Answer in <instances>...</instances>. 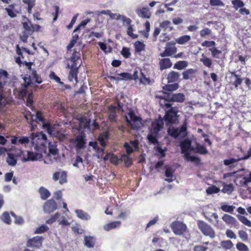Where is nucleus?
<instances>
[{
    "instance_id": "nucleus-1",
    "label": "nucleus",
    "mask_w": 251,
    "mask_h": 251,
    "mask_svg": "<svg viewBox=\"0 0 251 251\" xmlns=\"http://www.w3.org/2000/svg\"><path fill=\"white\" fill-rule=\"evenodd\" d=\"M163 119L160 117L152 123L150 129V133L147 136V138L150 143L153 144L157 143L158 132L163 128Z\"/></svg>"
},
{
    "instance_id": "nucleus-2",
    "label": "nucleus",
    "mask_w": 251,
    "mask_h": 251,
    "mask_svg": "<svg viewBox=\"0 0 251 251\" xmlns=\"http://www.w3.org/2000/svg\"><path fill=\"white\" fill-rule=\"evenodd\" d=\"M25 118L27 120L31 119L32 122L35 121L37 123L41 122L44 127L47 128L48 132L50 135L55 136L58 138L60 140H62L65 138V135L60 133L59 132H56L52 130L50 125L46 124L44 123L43 118L42 116V114L40 112L38 111L35 114H33L28 116H26Z\"/></svg>"
},
{
    "instance_id": "nucleus-3",
    "label": "nucleus",
    "mask_w": 251,
    "mask_h": 251,
    "mask_svg": "<svg viewBox=\"0 0 251 251\" xmlns=\"http://www.w3.org/2000/svg\"><path fill=\"white\" fill-rule=\"evenodd\" d=\"M199 229L205 236H208L211 239L215 237V232L212 227L207 223L202 221H198L197 222Z\"/></svg>"
},
{
    "instance_id": "nucleus-4",
    "label": "nucleus",
    "mask_w": 251,
    "mask_h": 251,
    "mask_svg": "<svg viewBox=\"0 0 251 251\" xmlns=\"http://www.w3.org/2000/svg\"><path fill=\"white\" fill-rule=\"evenodd\" d=\"M126 122L134 129L140 128L142 126L141 119L136 116L132 111L129 112L126 116Z\"/></svg>"
},
{
    "instance_id": "nucleus-5",
    "label": "nucleus",
    "mask_w": 251,
    "mask_h": 251,
    "mask_svg": "<svg viewBox=\"0 0 251 251\" xmlns=\"http://www.w3.org/2000/svg\"><path fill=\"white\" fill-rule=\"evenodd\" d=\"M178 112L177 107H172L167 111L164 116V119L166 125L176 124L178 122L177 113Z\"/></svg>"
},
{
    "instance_id": "nucleus-6",
    "label": "nucleus",
    "mask_w": 251,
    "mask_h": 251,
    "mask_svg": "<svg viewBox=\"0 0 251 251\" xmlns=\"http://www.w3.org/2000/svg\"><path fill=\"white\" fill-rule=\"evenodd\" d=\"M171 227L174 233L177 235H181L183 234L187 229V226L182 222L175 221L173 222Z\"/></svg>"
},
{
    "instance_id": "nucleus-7",
    "label": "nucleus",
    "mask_w": 251,
    "mask_h": 251,
    "mask_svg": "<svg viewBox=\"0 0 251 251\" xmlns=\"http://www.w3.org/2000/svg\"><path fill=\"white\" fill-rule=\"evenodd\" d=\"M49 157H50L51 162H57L58 156V150L57 149L56 143L55 142H50L49 144Z\"/></svg>"
},
{
    "instance_id": "nucleus-8",
    "label": "nucleus",
    "mask_w": 251,
    "mask_h": 251,
    "mask_svg": "<svg viewBox=\"0 0 251 251\" xmlns=\"http://www.w3.org/2000/svg\"><path fill=\"white\" fill-rule=\"evenodd\" d=\"M43 238L41 236H36L28 240L27 246L33 249H39L42 246Z\"/></svg>"
},
{
    "instance_id": "nucleus-9",
    "label": "nucleus",
    "mask_w": 251,
    "mask_h": 251,
    "mask_svg": "<svg viewBox=\"0 0 251 251\" xmlns=\"http://www.w3.org/2000/svg\"><path fill=\"white\" fill-rule=\"evenodd\" d=\"M57 208L56 202L52 199L46 201L43 206L44 212L50 213L55 210Z\"/></svg>"
},
{
    "instance_id": "nucleus-10",
    "label": "nucleus",
    "mask_w": 251,
    "mask_h": 251,
    "mask_svg": "<svg viewBox=\"0 0 251 251\" xmlns=\"http://www.w3.org/2000/svg\"><path fill=\"white\" fill-rule=\"evenodd\" d=\"M186 125H182L180 128H175L174 127H170L168 129V132L170 136L176 138L181 133L186 131Z\"/></svg>"
},
{
    "instance_id": "nucleus-11",
    "label": "nucleus",
    "mask_w": 251,
    "mask_h": 251,
    "mask_svg": "<svg viewBox=\"0 0 251 251\" xmlns=\"http://www.w3.org/2000/svg\"><path fill=\"white\" fill-rule=\"evenodd\" d=\"M5 10L10 17L14 18L17 16L18 13L21 12V8L19 5L16 4H12L9 5L8 7L6 8Z\"/></svg>"
},
{
    "instance_id": "nucleus-12",
    "label": "nucleus",
    "mask_w": 251,
    "mask_h": 251,
    "mask_svg": "<svg viewBox=\"0 0 251 251\" xmlns=\"http://www.w3.org/2000/svg\"><path fill=\"white\" fill-rule=\"evenodd\" d=\"M191 141L188 139H185L180 143V147L181 150V153L186 154L189 152V151H194L195 149L191 147Z\"/></svg>"
},
{
    "instance_id": "nucleus-13",
    "label": "nucleus",
    "mask_w": 251,
    "mask_h": 251,
    "mask_svg": "<svg viewBox=\"0 0 251 251\" xmlns=\"http://www.w3.org/2000/svg\"><path fill=\"white\" fill-rule=\"evenodd\" d=\"M42 154L39 152H33L32 151H27V157H24L22 159L23 162L34 161L41 159Z\"/></svg>"
},
{
    "instance_id": "nucleus-14",
    "label": "nucleus",
    "mask_w": 251,
    "mask_h": 251,
    "mask_svg": "<svg viewBox=\"0 0 251 251\" xmlns=\"http://www.w3.org/2000/svg\"><path fill=\"white\" fill-rule=\"evenodd\" d=\"M32 63L29 62L26 64V65L27 66L28 70H29V74L31 79L32 78L33 80H35V82L37 83H41L42 82V79L41 77L37 74L36 70L34 69H32L31 65Z\"/></svg>"
},
{
    "instance_id": "nucleus-15",
    "label": "nucleus",
    "mask_w": 251,
    "mask_h": 251,
    "mask_svg": "<svg viewBox=\"0 0 251 251\" xmlns=\"http://www.w3.org/2000/svg\"><path fill=\"white\" fill-rule=\"evenodd\" d=\"M31 143L34 147V149L37 151L39 148L44 145V143L42 142L38 133H33L31 135Z\"/></svg>"
},
{
    "instance_id": "nucleus-16",
    "label": "nucleus",
    "mask_w": 251,
    "mask_h": 251,
    "mask_svg": "<svg viewBox=\"0 0 251 251\" xmlns=\"http://www.w3.org/2000/svg\"><path fill=\"white\" fill-rule=\"evenodd\" d=\"M75 143L76 148L81 149L85 148L86 142L85 136L84 134H80L76 136Z\"/></svg>"
},
{
    "instance_id": "nucleus-17",
    "label": "nucleus",
    "mask_w": 251,
    "mask_h": 251,
    "mask_svg": "<svg viewBox=\"0 0 251 251\" xmlns=\"http://www.w3.org/2000/svg\"><path fill=\"white\" fill-rule=\"evenodd\" d=\"M68 67L71 68L68 79L70 82H73V83L75 85L77 82V78L76 76L78 73L77 67L73 68L72 66H70V64L68 65Z\"/></svg>"
},
{
    "instance_id": "nucleus-18",
    "label": "nucleus",
    "mask_w": 251,
    "mask_h": 251,
    "mask_svg": "<svg viewBox=\"0 0 251 251\" xmlns=\"http://www.w3.org/2000/svg\"><path fill=\"white\" fill-rule=\"evenodd\" d=\"M8 73L5 70L0 71V90H2L4 86L8 85Z\"/></svg>"
},
{
    "instance_id": "nucleus-19",
    "label": "nucleus",
    "mask_w": 251,
    "mask_h": 251,
    "mask_svg": "<svg viewBox=\"0 0 251 251\" xmlns=\"http://www.w3.org/2000/svg\"><path fill=\"white\" fill-rule=\"evenodd\" d=\"M75 212L77 217L82 220L89 221L91 218V216L88 213L82 210L76 209Z\"/></svg>"
},
{
    "instance_id": "nucleus-20",
    "label": "nucleus",
    "mask_w": 251,
    "mask_h": 251,
    "mask_svg": "<svg viewBox=\"0 0 251 251\" xmlns=\"http://www.w3.org/2000/svg\"><path fill=\"white\" fill-rule=\"evenodd\" d=\"M137 14L140 17L143 18H150L151 13L148 8L143 7L142 9H138L136 10Z\"/></svg>"
},
{
    "instance_id": "nucleus-21",
    "label": "nucleus",
    "mask_w": 251,
    "mask_h": 251,
    "mask_svg": "<svg viewBox=\"0 0 251 251\" xmlns=\"http://www.w3.org/2000/svg\"><path fill=\"white\" fill-rule=\"evenodd\" d=\"M84 244L88 248H94L95 244V238L91 236L85 235L84 236Z\"/></svg>"
},
{
    "instance_id": "nucleus-22",
    "label": "nucleus",
    "mask_w": 251,
    "mask_h": 251,
    "mask_svg": "<svg viewBox=\"0 0 251 251\" xmlns=\"http://www.w3.org/2000/svg\"><path fill=\"white\" fill-rule=\"evenodd\" d=\"M222 219L227 225L233 226L237 223V220L234 217L226 214H224Z\"/></svg>"
},
{
    "instance_id": "nucleus-23",
    "label": "nucleus",
    "mask_w": 251,
    "mask_h": 251,
    "mask_svg": "<svg viewBox=\"0 0 251 251\" xmlns=\"http://www.w3.org/2000/svg\"><path fill=\"white\" fill-rule=\"evenodd\" d=\"M169 99L173 101L182 102L184 100L185 97L182 93L172 94L169 95Z\"/></svg>"
},
{
    "instance_id": "nucleus-24",
    "label": "nucleus",
    "mask_w": 251,
    "mask_h": 251,
    "mask_svg": "<svg viewBox=\"0 0 251 251\" xmlns=\"http://www.w3.org/2000/svg\"><path fill=\"white\" fill-rule=\"evenodd\" d=\"M159 65L160 69L163 70L171 67L172 63L169 58H164L160 60Z\"/></svg>"
},
{
    "instance_id": "nucleus-25",
    "label": "nucleus",
    "mask_w": 251,
    "mask_h": 251,
    "mask_svg": "<svg viewBox=\"0 0 251 251\" xmlns=\"http://www.w3.org/2000/svg\"><path fill=\"white\" fill-rule=\"evenodd\" d=\"M80 53L79 52H77L76 51H74L72 56L70 58L71 61L73 63L71 65V66L74 67H78L77 66V61L80 58Z\"/></svg>"
},
{
    "instance_id": "nucleus-26",
    "label": "nucleus",
    "mask_w": 251,
    "mask_h": 251,
    "mask_svg": "<svg viewBox=\"0 0 251 251\" xmlns=\"http://www.w3.org/2000/svg\"><path fill=\"white\" fill-rule=\"evenodd\" d=\"M39 193L40 195L41 199L43 200H46L50 196V191L43 186H41L39 189Z\"/></svg>"
},
{
    "instance_id": "nucleus-27",
    "label": "nucleus",
    "mask_w": 251,
    "mask_h": 251,
    "mask_svg": "<svg viewBox=\"0 0 251 251\" xmlns=\"http://www.w3.org/2000/svg\"><path fill=\"white\" fill-rule=\"evenodd\" d=\"M108 140V133L107 132H104L101 133L98 137V141L100 145L102 147H105L106 145V143Z\"/></svg>"
},
{
    "instance_id": "nucleus-28",
    "label": "nucleus",
    "mask_w": 251,
    "mask_h": 251,
    "mask_svg": "<svg viewBox=\"0 0 251 251\" xmlns=\"http://www.w3.org/2000/svg\"><path fill=\"white\" fill-rule=\"evenodd\" d=\"M171 22L168 20L163 21L160 24V27L162 28L164 31H171L174 29Z\"/></svg>"
},
{
    "instance_id": "nucleus-29",
    "label": "nucleus",
    "mask_w": 251,
    "mask_h": 251,
    "mask_svg": "<svg viewBox=\"0 0 251 251\" xmlns=\"http://www.w3.org/2000/svg\"><path fill=\"white\" fill-rule=\"evenodd\" d=\"M180 76V74L179 73L172 71L169 73L167 76V79L168 80L169 82H173L177 81L178 79V78Z\"/></svg>"
},
{
    "instance_id": "nucleus-30",
    "label": "nucleus",
    "mask_w": 251,
    "mask_h": 251,
    "mask_svg": "<svg viewBox=\"0 0 251 251\" xmlns=\"http://www.w3.org/2000/svg\"><path fill=\"white\" fill-rule=\"evenodd\" d=\"M165 49L168 51L171 56L176 52V48L175 46V43L173 42H168Z\"/></svg>"
},
{
    "instance_id": "nucleus-31",
    "label": "nucleus",
    "mask_w": 251,
    "mask_h": 251,
    "mask_svg": "<svg viewBox=\"0 0 251 251\" xmlns=\"http://www.w3.org/2000/svg\"><path fill=\"white\" fill-rule=\"evenodd\" d=\"M117 108L116 106L110 105L109 106L108 113L109 120L112 121H116V113Z\"/></svg>"
},
{
    "instance_id": "nucleus-32",
    "label": "nucleus",
    "mask_w": 251,
    "mask_h": 251,
    "mask_svg": "<svg viewBox=\"0 0 251 251\" xmlns=\"http://www.w3.org/2000/svg\"><path fill=\"white\" fill-rule=\"evenodd\" d=\"M23 25L24 28L23 32L28 33V34H31L34 31V28L32 27V25L30 22H24L23 23Z\"/></svg>"
},
{
    "instance_id": "nucleus-33",
    "label": "nucleus",
    "mask_w": 251,
    "mask_h": 251,
    "mask_svg": "<svg viewBox=\"0 0 251 251\" xmlns=\"http://www.w3.org/2000/svg\"><path fill=\"white\" fill-rule=\"evenodd\" d=\"M196 70L193 69H189L182 73L183 78L184 79H188L194 76V75L196 73Z\"/></svg>"
},
{
    "instance_id": "nucleus-34",
    "label": "nucleus",
    "mask_w": 251,
    "mask_h": 251,
    "mask_svg": "<svg viewBox=\"0 0 251 251\" xmlns=\"http://www.w3.org/2000/svg\"><path fill=\"white\" fill-rule=\"evenodd\" d=\"M121 225V222L119 221L113 222L108 224H106L103 226V228L106 231L113 228H115L117 227H119Z\"/></svg>"
},
{
    "instance_id": "nucleus-35",
    "label": "nucleus",
    "mask_w": 251,
    "mask_h": 251,
    "mask_svg": "<svg viewBox=\"0 0 251 251\" xmlns=\"http://www.w3.org/2000/svg\"><path fill=\"white\" fill-rule=\"evenodd\" d=\"M6 162L10 166H15L17 164V161L13 154L9 153L7 154Z\"/></svg>"
},
{
    "instance_id": "nucleus-36",
    "label": "nucleus",
    "mask_w": 251,
    "mask_h": 251,
    "mask_svg": "<svg viewBox=\"0 0 251 251\" xmlns=\"http://www.w3.org/2000/svg\"><path fill=\"white\" fill-rule=\"evenodd\" d=\"M200 61L208 68H210L212 63V60L207 57L203 54H202V57L200 59Z\"/></svg>"
},
{
    "instance_id": "nucleus-37",
    "label": "nucleus",
    "mask_w": 251,
    "mask_h": 251,
    "mask_svg": "<svg viewBox=\"0 0 251 251\" xmlns=\"http://www.w3.org/2000/svg\"><path fill=\"white\" fill-rule=\"evenodd\" d=\"M191 38L190 35H185L180 37L176 40L177 43L180 45H183L191 40Z\"/></svg>"
},
{
    "instance_id": "nucleus-38",
    "label": "nucleus",
    "mask_w": 251,
    "mask_h": 251,
    "mask_svg": "<svg viewBox=\"0 0 251 251\" xmlns=\"http://www.w3.org/2000/svg\"><path fill=\"white\" fill-rule=\"evenodd\" d=\"M121 160L122 161L124 162L126 166L127 167L130 166L132 163V159L130 157L129 155L128 154H123Z\"/></svg>"
},
{
    "instance_id": "nucleus-39",
    "label": "nucleus",
    "mask_w": 251,
    "mask_h": 251,
    "mask_svg": "<svg viewBox=\"0 0 251 251\" xmlns=\"http://www.w3.org/2000/svg\"><path fill=\"white\" fill-rule=\"evenodd\" d=\"M231 75L236 78L235 80L233 82V84L235 87L237 89L238 86L242 83L243 79L240 77L239 75L236 74L234 72H232Z\"/></svg>"
},
{
    "instance_id": "nucleus-40",
    "label": "nucleus",
    "mask_w": 251,
    "mask_h": 251,
    "mask_svg": "<svg viewBox=\"0 0 251 251\" xmlns=\"http://www.w3.org/2000/svg\"><path fill=\"white\" fill-rule=\"evenodd\" d=\"M195 150L197 152H198L201 154H205L208 152V151L206 150V148L204 146L201 145L198 143L196 144V149H195Z\"/></svg>"
},
{
    "instance_id": "nucleus-41",
    "label": "nucleus",
    "mask_w": 251,
    "mask_h": 251,
    "mask_svg": "<svg viewBox=\"0 0 251 251\" xmlns=\"http://www.w3.org/2000/svg\"><path fill=\"white\" fill-rule=\"evenodd\" d=\"M237 217L242 223L244 225L248 226V227H251V222L246 217L240 215H237Z\"/></svg>"
},
{
    "instance_id": "nucleus-42",
    "label": "nucleus",
    "mask_w": 251,
    "mask_h": 251,
    "mask_svg": "<svg viewBox=\"0 0 251 251\" xmlns=\"http://www.w3.org/2000/svg\"><path fill=\"white\" fill-rule=\"evenodd\" d=\"M22 1L27 5V12L30 13L32 8L35 5V0H22Z\"/></svg>"
},
{
    "instance_id": "nucleus-43",
    "label": "nucleus",
    "mask_w": 251,
    "mask_h": 251,
    "mask_svg": "<svg viewBox=\"0 0 251 251\" xmlns=\"http://www.w3.org/2000/svg\"><path fill=\"white\" fill-rule=\"evenodd\" d=\"M187 62L185 61L177 62L174 65V68L178 70H182L187 66Z\"/></svg>"
},
{
    "instance_id": "nucleus-44",
    "label": "nucleus",
    "mask_w": 251,
    "mask_h": 251,
    "mask_svg": "<svg viewBox=\"0 0 251 251\" xmlns=\"http://www.w3.org/2000/svg\"><path fill=\"white\" fill-rule=\"evenodd\" d=\"M139 80L141 83L144 85L150 84L151 83L150 79L148 77H147L142 72H140Z\"/></svg>"
},
{
    "instance_id": "nucleus-45",
    "label": "nucleus",
    "mask_w": 251,
    "mask_h": 251,
    "mask_svg": "<svg viewBox=\"0 0 251 251\" xmlns=\"http://www.w3.org/2000/svg\"><path fill=\"white\" fill-rule=\"evenodd\" d=\"M231 3L236 10L244 6V3L241 0H233L231 1Z\"/></svg>"
},
{
    "instance_id": "nucleus-46",
    "label": "nucleus",
    "mask_w": 251,
    "mask_h": 251,
    "mask_svg": "<svg viewBox=\"0 0 251 251\" xmlns=\"http://www.w3.org/2000/svg\"><path fill=\"white\" fill-rule=\"evenodd\" d=\"M235 206L233 205H228L226 204H223L221 205V209L224 212H228L229 213H232Z\"/></svg>"
},
{
    "instance_id": "nucleus-47",
    "label": "nucleus",
    "mask_w": 251,
    "mask_h": 251,
    "mask_svg": "<svg viewBox=\"0 0 251 251\" xmlns=\"http://www.w3.org/2000/svg\"><path fill=\"white\" fill-rule=\"evenodd\" d=\"M49 229V227L46 225H42L36 228L34 233L36 234H41L47 231Z\"/></svg>"
},
{
    "instance_id": "nucleus-48",
    "label": "nucleus",
    "mask_w": 251,
    "mask_h": 251,
    "mask_svg": "<svg viewBox=\"0 0 251 251\" xmlns=\"http://www.w3.org/2000/svg\"><path fill=\"white\" fill-rule=\"evenodd\" d=\"M73 166L77 168H80L81 167H83V164L82 158L79 156H77L76 157L75 162L73 163Z\"/></svg>"
},
{
    "instance_id": "nucleus-49",
    "label": "nucleus",
    "mask_w": 251,
    "mask_h": 251,
    "mask_svg": "<svg viewBox=\"0 0 251 251\" xmlns=\"http://www.w3.org/2000/svg\"><path fill=\"white\" fill-rule=\"evenodd\" d=\"M135 50L137 52H140L144 50L145 45L140 41H136L134 44Z\"/></svg>"
},
{
    "instance_id": "nucleus-50",
    "label": "nucleus",
    "mask_w": 251,
    "mask_h": 251,
    "mask_svg": "<svg viewBox=\"0 0 251 251\" xmlns=\"http://www.w3.org/2000/svg\"><path fill=\"white\" fill-rule=\"evenodd\" d=\"M241 160V159L240 158H229L228 159H226L224 161V164L226 166H230L231 165L233 164L234 163Z\"/></svg>"
},
{
    "instance_id": "nucleus-51",
    "label": "nucleus",
    "mask_w": 251,
    "mask_h": 251,
    "mask_svg": "<svg viewBox=\"0 0 251 251\" xmlns=\"http://www.w3.org/2000/svg\"><path fill=\"white\" fill-rule=\"evenodd\" d=\"M58 223L59 225L63 226H69L70 225V223L68 221L67 218L63 216H60L58 220Z\"/></svg>"
},
{
    "instance_id": "nucleus-52",
    "label": "nucleus",
    "mask_w": 251,
    "mask_h": 251,
    "mask_svg": "<svg viewBox=\"0 0 251 251\" xmlns=\"http://www.w3.org/2000/svg\"><path fill=\"white\" fill-rule=\"evenodd\" d=\"M233 190V185L232 184L225 185L222 189L224 193L230 194Z\"/></svg>"
},
{
    "instance_id": "nucleus-53",
    "label": "nucleus",
    "mask_w": 251,
    "mask_h": 251,
    "mask_svg": "<svg viewBox=\"0 0 251 251\" xmlns=\"http://www.w3.org/2000/svg\"><path fill=\"white\" fill-rule=\"evenodd\" d=\"M67 182V173L65 171H62L60 172V179H59V183L60 184H63Z\"/></svg>"
},
{
    "instance_id": "nucleus-54",
    "label": "nucleus",
    "mask_w": 251,
    "mask_h": 251,
    "mask_svg": "<svg viewBox=\"0 0 251 251\" xmlns=\"http://www.w3.org/2000/svg\"><path fill=\"white\" fill-rule=\"evenodd\" d=\"M178 88V85L177 83L169 84L163 87V89L166 91H173L176 90Z\"/></svg>"
},
{
    "instance_id": "nucleus-55",
    "label": "nucleus",
    "mask_w": 251,
    "mask_h": 251,
    "mask_svg": "<svg viewBox=\"0 0 251 251\" xmlns=\"http://www.w3.org/2000/svg\"><path fill=\"white\" fill-rule=\"evenodd\" d=\"M212 30L208 28H204L200 31V36L201 37H205L206 35L212 34Z\"/></svg>"
},
{
    "instance_id": "nucleus-56",
    "label": "nucleus",
    "mask_w": 251,
    "mask_h": 251,
    "mask_svg": "<svg viewBox=\"0 0 251 251\" xmlns=\"http://www.w3.org/2000/svg\"><path fill=\"white\" fill-rule=\"evenodd\" d=\"M209 3L212 6L224 7L225 5L221 0H210Z\"/></svg>"
},
{
    "instance_id": "nucleus-57",
    "label": "nucleus",
    "mask_w": 251,
    "mask_h": 251,
    "mask_svg": "<svg viewBox=\"0 0 251 251\" xmlns=\"http://www.w3.org/2000/svg\"><path fill=\"white\" fill-rule=\"evenodd\" d=\"M121 21H122L123 25H124V26H128L131 25V23L132 22L130 18L126 17L125 15H123V16L121 19Z\"/></svg>"
},
{
    "instance_id": "nucleus-58",
    "label": "nucleus",
    "mask_w": 251,
    "mask_h": 251,
    "mask_svg": "<svg viewBox=\"0 0 251 251\" xmlns=\"http://www.w3.org/2000/svg\"><path fill=\"white\" fill-rule=\"evenodd\" d=\"M119 76H121L122 78H120L121 80H132V75L128 73H123L118 74Z\"/></svg>"
},
{
    "instance_id": "nucleus-59",
    "label": "nucleus",
    "mask_w": 251,
    "mask_h": 251,
    "mask_svg": "<svg viewBox=\"0 0 251 251\" xmlns=\"http://www.w3.org/2000/svg\"><path fill=\"white\" fill-rule=\"evenodd\" d=\"M222 246L226 249H231L233 245L232 242L230 240H226L222 242Z\"/></svg>"
},
{
    "instance_id": "nucleus-60",
    "label": "nucleus",
    "mask_w": 251,
    "mask_h": 251,
    "mask_svg": "<svg viewBox=\"0 0 251 251\" xmlns=\"http://www.w3.org/2000/svg\"><path fill=\"white\" fill-rule=\"evenodd\" d=\"M174 170L170 167H166L165 175L167 177H174Z\"/></svg>"
},
{
    "instance_id": "nucleus-61",
    "label": "nucleus",
    "mask_w": 251,
    "mask_h": 251,
    "mask_svg": "<svg viewBox=\"0 0 251 251\" xmlns=\"http://www.w3.org/2000/svg\"><path fill=\"white\" fill-rule=\"evenodd\" d=\"M236 248L240 251H248V247L244 243H238L236 244Z\"/></svg>"
},
{
    "instance_id": "nucleus-62",
    "label": "nucleus",
    "mask_w": 251,
    "mask_h": 251,
    "mask_svg": "<svg viewBox=\"0 0 251 251\" xmlns=\"http://www.w3.org/2000/svg\"><path fill=\"white\" fill-rule=\"evenodd\" d=\"M1 219L2 221L7 224H10L11 223L10 217L9 214L7 212H4L2 215Z\"/></svg>"
},
{
    "instance_id": "nucleus-63",
    "label": "nucleus",
    "mask_w": 251,
    "mask_h": 251,
    "mask_svg": "<svg viewBox=\"0 0 251 251\" xmlns=\"http://www.w3.org/2000/svg\"><path fill=\"white\" fill-rule=\"evenodd\" d=\"M238 235L243 241H246L248 238V234L244 230H239L238 231Z\"/></svg>"
},
{
    "instance_id": "nucleus-64",
    "label": "nucleus",
    "mask_w": 251,
    "mask_h": 251,
    "mask_svg": "<svg viewBox=\"0 0 251 251\" xmlns=\"http://www.w3.org/2000/svg\"><path fill=\"white\" fill-rule=\"evenodd\" d=\"M80 124L85 128L88 127L90 124V120L85 117H82L80 120Z\"/></svg>"
}]
</instances>
